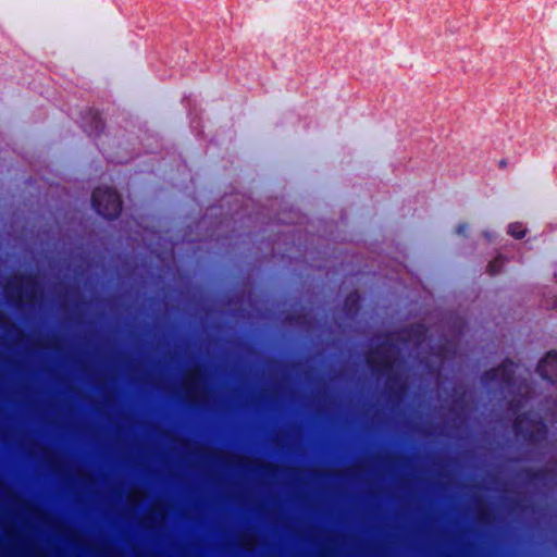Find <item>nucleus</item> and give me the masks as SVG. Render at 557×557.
<instances>
[{
  "instance_id": "nucleus-1",
  "label": "nucleus",
  "mask_w": 557,
  "mask_h": 557,
  "mask_svg": "<svg viewBox=\"0 0 557 557\" xmlns=\"http://www.w3.org/2000/svg\"><path fill=\"white\" fill-rule=\"evenodd\" d=\"M92 205L104 218H115L121 211V200L115 190L98 188L92 194Z\"/></svg>"
},
{
  "instance_id": "nucleus-2",
  "label": "nucleus",
  "mask_w": 557,
  "mask_h": 557,
  "mask_svg": "<svg viewBox=\"0 0 557 557\" xmlns=\"http://www.w3.org/2000/svg\"><path fill=\"white\" fill-rule=\"evenodd\" d=\"M537 371L543 379L557 383V352H548L540 362Z\"/></svg>"
},
{
  "instance_id": "nucleus-3",
  "label": "nucleus",
  "mask_w": 557,
  "mask_h": 557,
  "mask_svg": "<svg viewBox=\"0 0 557 557\" xmlns=\"http://www.w3.org/2000/svg\"><path fill=\"white\" fill-rule=\"evenodd\" d=\"M509 234L516 238H522L525 235V228L521 223H513L509 226Z\"/></svg>"
},
{
  "instance_id": "nucleus-4",
  "label": "nucleus",
  "mask_w": 557,
  "mask_h": 557,
  "mask_svg": "<svg viewBox=\"0 0 557 557\" xmlns=\"http://www.w3.org/2000/svg\"><path fill=\"white\" fill-rule=\"evenodd\" d=\"M503 263H504V260L502 257L494 259L493 261H491L488 263V267H487L488 272L491 274L497 273L499 271L500 267L503 265Z\"/></svg>"
}]
</instances>
